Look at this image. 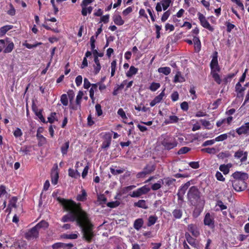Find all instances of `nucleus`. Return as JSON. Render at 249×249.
<instances>
[{
    "label": "nucleus",
    "mask_w": 249,
    "mask_h": 249,
    "mask_svg": "<svg viewBox=\"0 0 249 249\" xmlns=\"http://www.w3.org/2000/svg\"><path fill=\"white\" fill-rule=\"evenodd\" d=\"M57 200L63 206V209L68 212L62 217L61 221L76 222V225L81 229L83 239L88 243L92 242L95 236L93 231L94 226L90 215L82 209L81 204L60 197H57Z\"/></svg>",
    "instance_id": "1"
},
{
    "label": "nucleus",
    "mask_w": 249,
    "mask_h": 249,
    "mask_svg": "<svg viewBox=\"0 0 249 249\" xmlns=\"http://www.w3.org/2000/svg\"><path fill=\"white\" fill-rule=\"evenodd\" d=\"M201 194L197 186L189 188L187 194L188 201L191 205L196 206L200 202Z\"/></svg>",
    "instance_id": "2"
},
{
    "label": "nucleus",
    "mask_w": 249,
    "mask_h": 249,
    "mask_svg": "<svg viewBox=\"0 0 249 249\" xmlns=\"http://www.w3.org/2000/svg\"><path fill=\"white\" fill-rule=\"evenodd\" d=\"M160 142L163 149L170 150L176 147L178 142L176 138L171 135L167 133L162 134L160 138Z\"/></svg>",
    "instance_id": "3"
},
{
    "label": "nucleus",
    "mask_w": 249,
    "mask_h": 249,
    "mask_svg": "<svg viewBox=\"0 0 249 249\" xmlns=\"http://www.w3.org/2000/svg\"><path fill=\"white\" fill-rule=\"evenodd\" d=\"M211 69V75L214 81L218 85L222 83V79L218 73L220 71V68L218 64V60H212L210 64Z\"/></svg>",
    "instance_id": "4"
},
{
    "label": "nucleus",
    "mask_w": 249,
    "mask_h": 249,
    "mask_svg": "<svg viewBox=\"0 0 249 249\" xmlns=\"http://www.w3.org/2000/svg\"><path fill=\"white\" fill-rule=\"evenodd\" d=\"M102 143L101 148L104 150H107L110 147L112 141V133L110 132H105L102 137Z\"/></svg>",
    "instance_id": "5"
},
{
    "label": "nucleus",
    "mask_w": 249,
    "mask_h": 249,
    "mask_svg": "<svg viewBox=\"0 0 249 249\" xmlns=\"http://www.w3.org/2000/svg\"><path fill=\"white\" fill-rule=\"evenodd\" d=\"M247 180H231L233 189L236 192H241L247 188Z\"/></svg>",
    "instance_id": "6"
},
{
    "label": "nucleus",
    "mask_w": 249,
    "mask_h": 249,
    "mask_svg": "<svg viewBox=\"0 0 249 249\" xmlns=\"http://www.w3.org/2000/svg\"><path fill=\"white\" fill-rule=\"evenodd\" d=\"M39 235V231L37 230V228L34 226L25 233L24 237L27 240H34L38 238Z\"/></svg>",
    "instance_id": "7"
},
{
    "label": "nucleus",
    "mask_w": 249,
    "mask_h": 249,
    "mask_svg": "<svg viewBox=\"0 0 249 249\" xmlns=\"http://www.w3.org/2000/svg\"><path fill=\"white\" fill-rule=\"evenodd\" d=\"M197 15L200 21V25L203 28L208 29L211 32H213L214 31V28L210 25L203 14L200 12H198Z\"/></svg>",
    "instance_id": "8"
},
{
    "label": "nucleus",
    "mask_w": 249,
    "mask_h": 249,
    "mask_svg": "<svg viewBox=\"0 0 249 249\" xmlns=\"http://www.w3.org/2000/svg\"><path fill=\"white\" fill-rule=\"evenodd\" d=\"M5 44H6L7 45L3 50V53H11L14 48V43L7 37L4 39H0V44L4 46Z\"/></svg>",
    "instance_id": "9"
},
{
    "label": "nucleus",
    "mask_w": 249,
    "mask_h": 249,
    "mask_svg": "<svg viewBox=\"0 0 249 249\" xmlns=\"http://www.w3.org/2000/svg\"><path fill=\"white\" fill-rule=\"evenodd\" d=\"M150 190V188L145 185L133 191L130 196L132 197H139L142 195L147 194Z\"/></svg>",
    "instance_id": "10"
},
{
    "label": "nucleus",
    "mask_w": 249,
    "mask_h": 249,
    "mask_svg": "<svg viewBox=\"0 0 249 249\" xmlns=\"http://www.w3.org/2000/svg\"><path fill=\"white\" fill-rule=\"evenodd\" d=\"M203 223L204 225L208 226L210 229L214 228V216L210 213H207L204 216Z\"/></svg>",
    "instance_id": "11"
},
{
    "label": "nucleus",
    "mask_w": 249,
    "mask_h": 249,
    "mask_svg": "<svg viewBox=\"0 0 249 249\" xmlns=\"http://www.w3.org/2000/svg\"><path fill=\"white\" fill-rule=\"evenodd\" d=\"M248 153L239 149L234 153V157L236 159H239L241 163L245 162L248 159Z\"/></svg>",
    "instance_id": "12"
},
{
    "label": "nucleus",
    "mask_w": 249,
    "mask_h": 249,
    "mask_svg": "<svg viewBox=\"0 0 249 249\" xmlns=\"http://www.w3.org/2000/svg\"><path fill=\"white\" fill-rule=\"evenodd\" d=\"M55 168H53L51 172V181L53 185H56L58 183L59 178V172L57 164H55Z\"/></svg>",
    "instance_id": "13"
},
{
    "label": "nucleus",
    "mask_w": 249,
    "mask_h": 249,
    "mask_svg": "<svg viewBox=\"0 0 249 249\" xmlns=\"http://www.w3.org/2000/svg\"><path fill=\"white\" fill-rule=\"evenodd\" d=\"M231 176L234 178L233 180H247L249 178L247 173L239 171L235 172Z\"/></svg>",
    "instance_id": "14"
},
{
    "label": "nucleus",
    "mask_w": 249,
    "mask_h": 249,
    "mask_svg": "<svg viewBox=\"0 0 249 249\" xmlns=\"http://www.w3.org/2000/svg\"><path fill=\"white\" fill-rule=\"evenodd\" d=\"M165 88H164V89L162 90L158 96H156L154 98V99L152 101H151V102L150 103V106L151 107H154L157 104L159 103L161 101V100L163 99V97L165 96Z\"/></svg>",
    "instance_id": "15"
},
{
    "label": "nucleus",
    "mask_w": 249,
    "mask_h": 249,
    "mask_svg": "<svg viewBox=\"0 0 249 249\" xmlns=\"http://www.w3.org/2000/svg\"><path fill=\"white\" fill-rule=\"evenodd\" d=\"M188 230L195 237H198L199 234V231L196 225L191 224L188 226Z\"/></svg>",
    "instance_id": "16"
},
{
    "label": "nucleus",
    "mask_w": 249,
    "mask_h": 249,
    "mask_svg": "<svg viewBox=\"0 0 249 249\" xmlns=\"http://www.w3.org/2000/svg\"><path fill=\"white\" fill-rule=\"evenodd\" d=\"M185 79L182 75L181 72L180 71H178L174 77L173 82L174 83H182L183 82H185Z\"/></svg>",
    "instance_id": "17"
},
{
    "label": "nucleus",
    "mask_w": 249,
    "mask_h": 249,
    "mask_svg": "<svg viewBox=\"0 0 249 249\" xmlns=\"http://www.w3.org/2000/svg\"><path fill=\"white\" fill-rule=\"evenodd\" d=\"M112 18L114 23L117 25L121 26L123 25L124 23V20L122 19L121 16L119 14L114 15L113 16Z\"/></svg>",
    "instance_id": "18"
},
{
    "label": "nucleus",
    "mask_w": 249,
    "mask_h": 249,
    "mask_svg": "<svg viewBox=\"0 0 249 249\" xmlns=\"http://www.w3.org/2000/svg\"><path fill=\"white\" fill-rule=\"evenodd\" d=\"M193 42L194 43V47L195 51L196 52H199L201 50V42L198 37L194 36L193 37Z\"/></svg>",
    "instance_id": "19"
},
{
    "label": "nucleus",
    "mask_w": 249,
    "mask_h": 249,
    "mask_svg": "<svg viewBox=\"0 0 249 249\" xmlns=\"http://www.w3.org/2000/svg\"><path fill=\"white\" fill-rule=\"evenodd\" d=\"M236 132L239 135L242 134H249V130L248 129L245 124L241 125L240 127L236 129Z\"/></svg>",
    "instance_id": "20"
},
{
    "label": "nucleus",
    "mask_w": 249,
    "mask_h": 249,
    "mask_svg": "<svg viewBox=\"0 0 249 249\" xmlns=\"http://www.w3.org/2000/svg\"><path fill=\"white\" fill-rule=\"evenodd\" d=\"M134 206L144 209H147L148 208L146 204V201L144 199H140L138 200V202H135Z\"/></svg>",
    "instance_id": "21"
},
{
    "label": "nucleus",
    "mask_w": 249,
    "mask_h": 249,
    "mask_svg": "<svg viewBox=\"0 0 249 249\" xmlns=\"http://www.w3.org/2000/svg\"><path fill=\"white\" fill-rule=\"evenodd\" d=\"M13 28V26L11 25H7L1 27L0 28V37L3 36L8 31Z\"/></svg>",
    "instance_id": "22"
},
{
    "label": "nucleus",
    "mask_w": 249,
    "mask_h": 249,
    "mask_svg": "<svg viewBox=\"0 0 249 249\" xmlns=\"http://www.w3.org/2000/svg\"><path fill=\"white\" fill-rule=\"evenodd\" d=\"M185 236L188 243L192 246L194 247H196V239L193 238L189 233L186 232L185 234Z\"/></svg>",
    "instance_id": "23"
},
{
    "label": "nucleus",
    "mask_w": 249,
    "mask_h": 249,
    "mask_svg": "<svg viewBox=\"0 0 249 249\" xmlns=\"http://www.w3.org/2000/svg\"><path fill=\"white\" fill-rule=\"evenodd\" d=\"M231 167V164H222L219 166V170L224 175L228 174L230 172V168Z\"/></svg>",
    "instance_id": "24"
},
{
    "label": "nucleus",
    "mask_w": 249,
    "mask_h": 249,
    "mask_svg": "<svg viewBox=\"0 0 249 249\" xmlns=\"http://www.w3.org/2000/svg\"><path fill=\"white\" fill-rule=\"evenodd\" d=\"M68 175L70 177L74 178H77L80 176V173L78 172L77 170H74V169L71 168L69 169Z\"/></svg>",
    "instance_id": "25"
},
{
    "label": "nucleus",
    "mask_w": 249,
    "mask_h": 249,
    "mask_svg": "<svg viewBox=\"0 0 249 249\" xmlns=\"http://www.w3.org/2000/svg\"><path fill=\"white\" fill-rule=\"evenodd\" d=\"M94 61L96 64V66H94V73L96 74L98 73L101 70V66L100 63L99 59L96 56L94 58Z\"/></svg>",
    "instance_id": "26"
},
{
    "label": "nucleus",
    "mask_w": 249,
    "mask_h": 249,
    "mask_svg": "<svg viewBox=\"0 0 249 249\" xmlns=\"http://www.w3.org/2000/svg\"><path fill=\"white\" fill-rule=\"evenodd\" d=\"M143 220L142 218H138L135 220L134 228L137 231L139 230L143 226Z\"/></svg>",
    "instance_id": "27"
},
{
    "label": "nucleus",
    "mask_w": 249,
    "mask_h": 249,
    "mask_svg": "<svg viewBox=\"0 0 249 249\" xmlns=\"http://www.w3.org/2000/svg\"><path fill=\"white\" fill-rule=\"evenodd\" d=\"M138 71V68H135L134 66H131L129 71L126 73V75L128 77H130L133 75L136 74Z\"/></svg>",
    "instance_id": "28"
},
{
    "label": "nucleus",
    "mask_w": 249,
    "mask_h": 249,
    "mask_svg": "<svg viewBox=\"0 0 249 249\" xmlns=\"http://www.w3.org/2000/svg\"><path fill=\"white\" fill-rule=\"evenodd\" d=\"M238 71L234 73H231L226 75L223 79V81L225 85H227L228 83L230 82L231 79L236 75Z\"/></svg>",
    "instance_id": "29"
},
{
    "label": "nucleus",
    "mask_w": 249,
    "mask_h": 249,
    "mask_svg": "<svg viewBox=\"0 0 249 249\" xmlns=\"http://www.w3.org/2000/svg\"><path fill=\"white\" fill-rule=\"evenodd\" d=\"M182 213V211L180 209H176L172 212L173 216L175 219H180Z\"/></svg>",
    "instance_id": "30"
},
{
    "label": "nucleus",
    "mask_w": 249,
    "mask_h": 249,
    "mask_svg": "<svg viewBox=\"0 0 249 249\" xmlns=\"http://www.w3.org/2000/svg\"><path fill=\"white\" fill-rule=\"evenodd\" d=\"M81 194H79L76 196V200L79 201H84L87 199V194L84 189L81 191Z\"/></svg>",
    "instance_id": "31"
},
{
    "label": "nucleus",
    "mask_w": 249,
    "mask_h": 249,
    "mask_svg": "<svg viewBox=\"0 0 249 249\" xmlns=\"http://www.w3.org/2000/svg\"><path fill=\"white\" fill-rule=\"evenodd\" d=\"M98 84H92L91 85V88L89 90V97L91 99V100L93 101L94 100V92L97 90Z\"/></svg>",
    "instance_id": "32"
},
{
    "label": "nucleus",
    "mask_w": 249,
    "mask_h": 249,
    "mask_svg": "<svg viewBox=\"0 0 249 249\" xmlns=\"http://www.w3.org/2000/svg\"><path fill=\"white\" fill-rule=\"evenodd\" d=\"M48 226V223L45 220L41 221L35 226L38 231L41 228H47Z\"/></svg>",
    "instance_id": "33"
},
{
    "label": "nucleus",
    "mask_w": 249,
    "mask_h": 249,
    "mask_svg": "<svg viewBox=\"0 0 249 249\" xmlns=\"http://www.w3.org/2000/svg\"><path fill=\"white\" fill-rule=\"evenodd\" d=\"M171 70L170 67H160L158 69V71L160 73H162L165 75H168L171 73Z\"/></svg>",
    "instance_id": "34"
},
{
    "label": "nucleus",
    "mask_w": 249,
    "mask_h": 249,
    "mask_svg": "<svg viewBox=\"0 0 249 249\" xmlns=\"http://www.w3.org/2000/svg\"><path fill=\"white\" fill-rule=\"evenodd\" d=\"M190 182L187 181L185 184L182 185L178 189V192L182 193V194H185L186 190L188 189L190 186Z\"/></svg>",
    "instance_id": "35"
},
{
    "label": "nucleus",
    "mask_w": 249,
    "mask_h": 249,
    "mask_svg": "<svg viewBox=\"0 0 249 249\" xmlns=\"http://www.w3.org/2000/svg\"><path fill=\"white\" fill-rule=\"evenodd\" d=\"M158 220V217L156 215H150L148 219L147 226L148 227L154 225Z\"/></svg>",
    "instance_id": "36"
},
{
    "label": "nucleus",
    "mask_w": 249,
    "mask_h": 249,
    "mask_svg": "<svg viewBox=\"0 0 249 249\" xmlns=\"http://www.w3.org/2000/svg\"><path fill=\"white\" fill-rule=\"evenodd\" d=\"M179 120V118L178 116L176 115H171L169 117V119L168 120H165V123L166 124H172V123H176L178 122Z\"/></svg>",
    "instance_id": "37"
},
{
    "label": "nucleus",
    "mask_w": 249,
    "mask_h": 249,
    "mask_svg": "<svg viewBox=\"0 0 249 249\" xmlns=\"http://www.w3.org/2000/svg\"><path fill=\"white\" fill-rule=\"evenodd\" d=\"M161 183L163 184L164 181L163 179H160L159 180H158L157 183H155L153 184L151 186V189L153 191H156L160 189L161 187Z\"/></svg>",
    "instance_id": "38"
},
{
    "label": "nucleus",
    "mask_w": 249,
    "mask_h": 249,
    "mask_svg": "<svg viewBox=\"0 0 249 249\" xmlns=\"http://www.w3.org/2000/svg\"><path fill=\"white\" fill-rule=\"evenodd\" d=\"M155 170L154 165H146L143 169V171L145 172L146 175L150 174Z\"/></svg>",
    "instance_id": "39"
},
{
    "label": "nucleus",
    "mask_w": 249,
    "mask_h": 249,
    "mask_svg": "<svg viewBox=\"0 0 249 249\" xmlns=\"http://www.w3.org/2000/svg\"><path fill=\"white\" fill-rule=\"evenodd\" d=\"M69 142H66L61 147V151L63 156L66 155L67 154L68 150L69 147Z\"/></svg>",
    "instance_id": "40"
},
{
    "label": "nucleus",
    "mask_w": 249,
    "mask_h": 249,
    "mask_svg": "<svg viewBox=\"0 0 249 249\" xmlns=\"http://www.w3.org/2000/svg\"><path fill=\"white\" fill-rule=\"evenodd\" d=\"M201 151L210 154H215L216 153V149L214 147H208L201 149Z\"/></svg>",
    "instance_id": "41"
},
{
    "label": "nucleus",
    "mask_w": 249,
    "mask_h": 249,
    "mask_svg": "<svg viewBox=\"0 0 249 249\" xmlns=\"http://www.w3.org/2000/svg\"><path fill=\"white\" fill-rule=\"evenodd\" d=\"M235 89V91L238 93H242L246 89L245 88L242 87L240 82L236 84Z\"/></svg>",
    "instance_id": "42"
},
{
    "label": "nucleus",
    "mask_w": 249,
    "mask_h": 249,
    "mask_svg": "<svg viewBox=\"0 0 249 249\" xmlns=\"http://www.w3.org/2000/svg\"><path fill=\"white\" fill-rule=\"evenodd\" d=\"M41 44H42L41 42H37L35 44L32 45V44H30L27 43V41H25V42L22 44V45L23 46L26 47L28 49H31L33 48H36V47H37L38 46H39Z\"/></svg>",
    "instance_id": "43"
},
{
    "label": "nucleus",
    "mask_w": 249,
    "mask_h": 249,
    "mask_svg": "<svg viewBox=\"0 0 249 249\" xmlns=\"http://www.w3.org/2000/svg\"><path fill=\"white\" fill-rule=\"evenodd\" d=\"M117 61L113 60L111 63V76L112 77L115 75L116 70Z\"/></svg>",
    "instance_id": "44"
},
{
    "label": "nucleus",
    "mask_w": 249,
    "mask_h": 249,
    "mask_svg": "<svg viewBox=\"0 0 249 249\" xmlns=\"http://www.w3.org/2000/svg\"><path fill=\"white\" fill-rule=\"evenodd\" d=\"M172 0H162L161 4L163 10H166L170 6Z\"/></svg>",
    "instance_id": "45"
},
{
    "label": "nucleus",
    "mask_w": 249,
    "mask_h": 249,
    "mask_svg": "<svg viewBox=\"0 0 249 249\" xmlns=\"http://www.w3.org/2000/svg\"><path fill=\"white\" fill-rule=\"evenodd\" d=\"M62 237L65 239H75L78 237V233L64 234Z\"/></svg>",
    "instance_id": "46"
},
{
    "label": "nucleus",
    "mask_w": 249,
    "mask_h": 249,
    "mask_svg": "<svg viewBox=\"0 0 249 249\" xmlns=\"http://www.w3.org/2000/svg\"><path fill=\"white\" fill-rule=\"evenodd\" d=\"M160 85L159 83L152 82L150 87L149 89L152 91H156L159 88H160Z\"/></svg>",
    "instance_id": "47"
},
{
    "label": "nucleus",
    "mask_w": 249,
    "mask_h": 249,
    "mask_svg": "<svg viewBox=\"0 0 249 249\" xmlns=\"http://www.w3.org/2000/svg\"><path fill=\"white\" fill-rule=\"evenodd\" d=\"M227 138L228 134L225 133L216 137L214 139V141H215V142H222L226 140Z\"/></svg>",
    "instance_id": "48"
},
{
    "label": "nucleus",
    "mask_w": 249,
    "mask_h": 249,
    "mask_svg": "<svg viewBox=\"0 0 249 249\" xmlns=\"http://www.w3.org/2000/svg\"><path fill=\"white\" fill-rule=\"evenodd\" d=\"M191 150V148L188 147H182L178 151V155L184 154Z\"/></svg>",
    "instance_id": "49"
},
{
    "label": "nucleus",
    "mask_w": 249,
    "mask_h": 249,
    "mask_svg": "<svg viewBox=\"0 0 249 249\" xmlns=\"http://www.w3.org/2000/svg\"><path fill=\"white\" fill-rule=\"evenodd\" d=\"M60 101L61 103L65 106H66L68 105V97L66 94H63L61 95Z\"/></svg>",
    "instance_id": "50"
},
{
    "label": "nucleus",
    "mask_w": 249,
    "mask_h": 249,
    "mask_svg": "<svg viewBox=\"0 0 249 249\" xmlns=\"http://www.w3.org/2000/svg\"><path fill=\"white\" fill-rule=\"evenodd\" d=\"M83 96V92L82 91H79L76 98V103L77 105L80 107L81 101Z\"/></svg>",
    "instance_id": "51"
},
{
    "label": "nucleus",
    "mask_w": 249,
    "mask_h": 249,
    "mask_svg": "<svg viewBox=\"0 0 249 249\" xmlns=\"http://www.w3.org/2000/svg\"><path fill=\"white\" fill-rule=\"evenodd\" d=\"M231 154L228 151L220 152L218 155V158L221 159L229 158Z\"/></svg>",
    "instance_id": "52"
},
{
    "label": "nucleus",
    "mask_w": 249,
    "mask_h": 249,
    "mask_svg": "<svg viewBox=\"0 0 249 249\" xmlns=\"http://www.w3.org/2000/svg\"><path fill=\"white\" fill-rule=\"evenodd\" d=\"M202 212V210L197 207H196L193 212V216L195 218L197 217Z\"/></svg>",
    "instance_id": "53"
},
{
    "label": "nucleus",
    "mask_w": 249,
    "mask_h": 249,
    "mask_svg": "<svg viewBox=\"0 0 249 249\" xmlns=\"http://www.w3.org/2000/svg\"><path fill=\"white\" fill-rule=\"evenodd\" d=\"M95 110H96V114L98 116H100L102 115L103 111L102 109V107H101V105H100L99 104H97L95 105Z\"/></svg>",
    "instance_id": "54"
},
{
    "label": "nucleus",
    "mask_w": 249,
    "mask_h": 249,
    "mask_svg": "<svg viewBox=\"0 0 249 249\" xmlns=\"http://www.w3.org/2000/svg\"><path fill=\"white\" fill-rule=\"evenodd\" d=\"M164 179L165 180L164 183L166 185H167L168 186L172 185L174 183V182L176 181L175 179L169 178H165Z\"/></svg>",
    "instance_id": "55"
},
{
    "label": "nucleus",
    "mask_w": 249,
    "mask_h": 249,
    "mask_svg": "<svg viewBox=\"0 0 249 249\" xmlns=\"http://www.w3.org/2000/svg\"><path fill=\"white\" fill-rule=\"evenodd\" d=\"M42 109H40V111L36 113V115L38 117V118L40 120L41 122L46 123L47 122H46L45 119L42 115Z\"/></svg>",
    "instance_id": "56"
},
{
    "label": "nucleus",
    "mask_w": 249,
    "mask_h": 249,
    "mask_svg": "<svg viewBox=\"0 0 249 249\" xmlns=\"http://www.w3.org/2000/svg\"><path fill=\"white\" fill-rule=\"evenodd\" d=\"M56 113L55 112H52L50 115L49 117L48 118V122L51 123L53 124L55 120H57V119L55 118Z\"/></svg>",
    "instance_id": "57"
},
{
    "label": "nucleus",
    "mask_w": 249,
    "mask_h": 249,
    "mask_svg": "<svg viewBox=\"0 0 249 249\" xmlns=\"http://www.w3.org/2000/svg\"><path fill=\"white\" fill-rule=\"evenodd\" d=\"M119 204H120L119 202H118V201H112V202H108L107 204V207H108L109 208H116L117 206H118L119 205Z\"/></svg>",
    "instance_id": "58"
},
{
    "label": "nucleus",
    "mask_w": 249,
    "mask_h": 249,
    "mask_svg": "<svg viewBox=\"0 0 249 249\" xmlns=\"http://www.w3.org/2000/svg\"><path fill=\"white\" fill-rule=\"evenodd\" d=\"M200 121L201 122L202 125L206 127L207 129H210L212 128V127H209L211 125V123L209 121L205 119H201Z\"/></svg>",
    "instance_id": "59"
},
{
    "label": "nucleus",
    "mask_w": 249,
    "mask_h": 249,
    "mask_svg": "<svg viewBox=\"0 0 249 249\" xmlns=\"http://www.w3.org/2000/svg\"><path fill=\"white\" fill-rule=\"evenodd\" d=\"M232 2L235 3L236 5L240 8V9L244 11L245 10L244 6L241 1V0H231Z\"/></svg>",
    "instance_id": "60"
},
{
    "label": "nucleus",
    "mask_w": 249,
    "mask_h": 249,
    "mask_svg": "<svg viewBox=\"0 0 249 249\" xmlns=\"http://www.w3.org/2000/svg\"><path fill=\"white\" fill-rule=\"evenodd\" d=\"M13 134L16 138H18L22 135V132L19 128L17 127L14 131Z\"/></svg>",
    "instance_id": "61"
},
{
    "label": "nucleus",
    "mask_w": 249,
    "mask_h": 249,
    "mask_svg": "<svg viewBox=\"0 0 249 249\" xmlns=\"http://www.w3.org/2000/svg\"><path fill=\"white\" fill-rule=\"evenodd\" d=\"M170 15V12L169 10L165 12L161 17V21L165 22L168 19Z\"/></svg>",
    "instance_id": "62"
},
{
    "label": "nucleus",
    "mask_w": 249,
    "mask_h": 249,
    "mask_svg": "<svg viewBox=\"0 0 249 249\" xmlns=\"http://www.w3.org/2000/svg\"><path fill=\"white\" fill-rule=\"evenodd\" d=\"M225 25L227 27V31L228 33H230L232 30L235 27L233 24L229 22H226Z\"/></svg>",
    "instance_id": "63"
},
{
    "label": "nucleus",
    "mask_w": 249,
    "mask_h": 249,
    "mask_svg": "<svg viewBox=\"0 0 249 249\" xmlns=\"http://www.w3.org/2000/svg\"><path fill=\"white\" fill-rule=\"evenodd\" d=\"M215 177L216 179L219 181H224L225 180V178H224L221 173L219 171L216 172L215 174Z\"/></svg>",
    "instance_id": "64"
}]
</instances>
